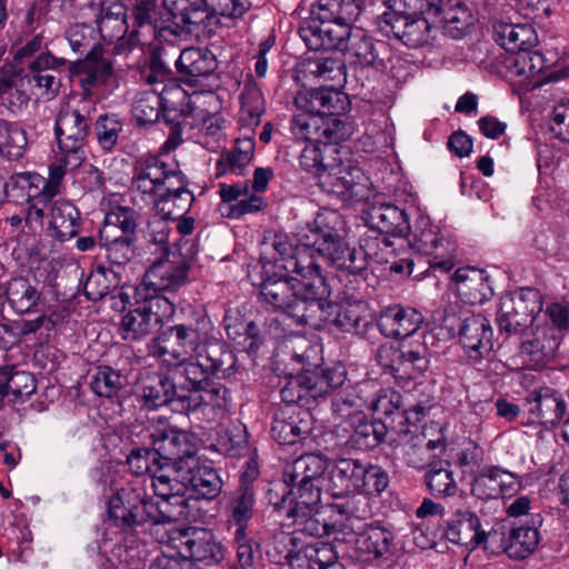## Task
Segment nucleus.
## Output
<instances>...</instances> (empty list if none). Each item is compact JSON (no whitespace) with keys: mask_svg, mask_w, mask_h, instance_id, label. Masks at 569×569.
<instances>
[{"mask_svg":"<svg viewBox=\"0 0 569 569\" xmlns=\"http://www.w3.org/2000/svg\"><path fill=\"white\" fill-rule=\"evenodd\" d=\"M297 237L296 252L286 258L283 271L299 276L303 291L311 297L320 299L329 295L318 258L350 274H360L367 269L368 253L361 247L349 246L346 221L337 210L321 209Z\"/></svg>","mask_w":569,"mask_h":569,"instance_id":"nucleus-1","label":"nucleus"},{"mask_svg":"<svg viewBox=\"0 0 569 569\" xmlns=\"http://www.w3.org/2000/svg\"><path fill=\"white\" fill-rule=\"evenodd\" d=\"M90 112L86 103L71 108H61L56 119L58 149L50 166L51 182L48 187L52 194L57 186L70 170L80 167L86 158L84 146L90 131Z\"/></svg>","mask_w":569,"mask_h":569,"instance_id":"nucleus-2","label":"nucleus"},{"mask_svg":"<svg viewBox=\"0 0 569 569\" xmlns=\"http://www.w3.org/2000/svg\"><path fill=\"white\" fill-rule=\"evenodd\" d=\"M263 280L260 286V301L272 310L286 312L295 319L298 325L313 322L317 312L320 313L317 298L305 292L297 278L284 274L269 276L262 273Z\"/></svg>","mask_w":569,"mask_h":569,"instance_id":"nucleus-3","label":"nucleus"},{"mask_svg":"<svg viewBox=\"0 0 569 569\" xmlns=\"http://www.w3.org/2000/svg\"><path fill=\"white\" fill-rule=\"evenodd\" d=\"M51 182V172L38 196L28 208L26 222L34 231L42 229L47 221L49 234L59 240L67 241L78 233L80 213L78 209L67 200H54L61 189V182L57 186V192L50 193L48 187Z\"/></svg>","mask_w":569,"mask_h":569,"instance_id":"nucleus-4","label":"nucleus"},{"mask_svg":"<svg viewBox=\"0 0 569 569\" xmlns=\"http://www.w3.org/2000/svg\"><path fill=\"white\" fill-rule=\"evenodd\" d=\"M207 353H200L182 361H172V381L180 393H192L209 386L210 376L227 377L234 366V356L221 342L208 347Z\"/></svg>","mask_w":569,"mask_h":569,"instance_id":"nucleus-5","label":"nucleus"},{"mask_svg":"<svg viewBox=\"0 0 569 569\" xmlns=\"http://www.w3.org/2000/svg\"><path fill=\"white\" fill-rule=\"evenodd\" d=\"M210 329L211 322L207 317H201L196 323L176 325L169 329L170 337L166 333L151 341L149 352L167 363L207 353L208 347L217 342L210 340Z\"/></svg>","mask_w":569,"mask_h":569,"instance_id":"nucleus-6","label":"nucleus"},{"mask_svg":"<svg viewBox=\"0 0 569 569\" xmlns=\"http://www.w3.org/2000/svg\"><path fill=\"white\" fill-rule=\"evenodd\" d=\"M197 253L198 249L192 240H180L176 243V250L169 251L166 258L151 264L137 288H144V295L179 290L189 281L190 262Z\"/></svg>","mask_w":569,"mask_h":569,"instance_id":"nucleus-7","label":"nucleus"},{"mask_svg":"<svg viewBox=\"0 0 569 569\" xmlns=\"http://www.w3.org/2000/svg\"><path fill=\"white\" fill-rule=\"evenodd\" d=\"M136 307L124 313L120 333L124 340H141L156 332L176 311L174 303L162 295H144L134 288Z\"/></svg>","mask_w":569,"mask_h":569,"instance_id":"nucleus-8","label":"nucleus"},{"mask_svg":"<svg viewBox=\"0 0 569 569\" xmlns=\"http://www.w3.org/2000/svg\"><path fill=\"white\" fill-rule=\"evenodd\" d=\"M327 468L328 461L325 457L315 453L303 455L286 467L283 479L278 482L286 483L291 497L300 499V503L319 505L328 483L325 477Z\"/></svg>","mask_w":569,"mask_h":569,"instance_id":"nucleus-9","label":"nucleus"},{"mask_svg":"<svg viewBox=\"0 0 569 569\" xmlns=\"http://www.w3.org/2000/svg\"><path fill=\"white\" fill-rule=\"evenodd\" d=\"M108 515L116 526L132 529L144 523L159 525L158 505L141 487L122 488L108 503Z\"/></svg>","mask_w":569,"mask_h":569,"instance_id":"nucleus-10","label":"nucleus"},{"mask_svg":"<svg viewBox=\"0 0 569 569\" xmlns=\"http://www.w3.org/2000/svg\"><path fill=\"white\" fill-rule=\"evenodd\" d=\"M269 502L284 517L292 519L296 530L300 533L320 538L328 535L329 527L318 510L319 505L300 503L293 499L291 491L283 482H272L268 489Z\"/></svg>","mask_w":569,"mask_h":569,"instance_id":"nucleus-11","label":"nucleus"},{"mask_svg":"<svg viewBox=\"0 0 569 569\" xmlns=\"http://www.w3.org/2000/svg\"><path fill=\"white\" fill-rule=\"evenodd\" d=\"M200 98L214 99L211 92L204 96L194 94L187 97L186 91L179 86H164L160 92L156 89L144 90L136 96L131 113L138 124L154 123L163 111L164 113L179 110V104L188 99V106L197 108Z\"/></svg>","mask_w":569,"mask_h":569,"instance_id":"nucleus-12","label":"nucleus"},{"mask_svg":"<svg viewBox=\"0 0 569 569\" xmlns=\"http://www.w3.org/2000/svg\"><path fill=\"white\" fill-rule=\"evenodd\" d=\"M152 488L159 501L160 523L191 521L197 518L196 501L184 497L186 486L176 476L159 473L154 476Z\"/></svg>","mask_w":569,"mask_h":569,"instance_id":"nucleus-13","label":"nucleus"},{"mask_svg":"<svg viewBox=\"0 0 569 569\" xmlns=\"http://www.w3.org/2000/svg\"><path fill=\"white\" fill-rule=\"evenodd\" d=\"M320 189L347 202L366 198L367 178L358 167L345 164L335 158L318 173Z\"/></svg>","mask_w":569,"mask_h":569,"instance_id":"nucleus-14","label":"nucleus"},{"mask_svg":"<svg viewBox=\"0 0 569 569\" xmlns=\"http://www.w3.org/2000/svg\"><path fill=\"white\" fill-rule=\"evenodd\" d=\"M542 303L537 290L522 288L506 293L500 299L497 323L500 330L517 333L529 326L535 316L541 311Z\"/></svg>","mask_w":569,"mask_h":569,"instance_id":"nucleus-15","label":"nucleus"},{"mask_svg":"<svg viewBox=\"0 0 569 569\" xmlns=\"http://www.w3.org/2000/svg\"><path fill=\"white\" fill-rule=\"evenodd\" d=\"M377 361L390 369L397 378L415 379L429 366L428 348L422 343H407L396 347L382 345L376 353Z\"/></svg>","mask_w":569,"mask_h":569,"instance_id":"nucleus-16","label":"nucleus"},{"mask_svg":"<svg viewBox=\"0 0 569 569\" xmlns=\"http://www.w3.org/2000/svg\"><path fill=\"white\" fill-rule=\"evenodd\" d=\"M408 243L418 252L432 257L431 268L446 272L453 268L455 246L441 234L439 227L429 218L419 217L416 220Z\"/></svg>","mask_w":569,"mask_h":569,"instance_id":"nucleus-17","label":"nucleus"},{"mask_svg":"<svg viewBox=\"0 0 569 569\" xmlns=\"http://www.w3.org/2000/svg\"><path fill=\"white\" fill-rule=\"evenodd\" d=\"M181 171L157 157L141 159L134 167L132 187L152 203L166 188H179Z\"/></svg>","mask_w":569,"mask_h":569,"instance_id":"nucleus-18","label":"nucleus"},{"mask_svg":"<svg viewBox=\"0 0 569 569\" xmlns=\"http://www.w3.org/2000/svg\"><path fill=\"white\" fill-rule=\"evenodd\" d=\"M152 446L164 469L160 473L174 476L186 466V460L196 459V445L191 436L181 430L167 428L152 435Z\"/></svg>","mask_w":569,"mask_h":569,"instance_id":"nucleus-19","label":"nucleus"},{"mask_svg":"<svg viewBox=\"0 0 569 569\" xmlns=\"http://www.w3.org/2000/svg\"><path fill=\"white\" fill-rule=\"evenodd\" d=\"M320 313H316V320L308 322L315 329L321 328L326 323H332L341 331L359 335L363 333L368 326L367 308L361 301L333 303L325 298L317 299Z\"/></svg>","mask_w":569,"mask_h":569,"instance_id":"nucleus-20","label":"nucleus"},{"mask_svg":"<svg viewBox=\"0 0 569 569\" xmlns=\"http://www.w3.org/2000/svg\"><path fill=\"white\" fill-rule=\"evenodd\" d=\"M459 341L471 361L487 358L493 348V331L489 320L481 315L466 316L459 329Z\"/></svg>","mask_w":569,"mask_h":569,"instance_id":"nucleus-21","label":"nucleus"},{"mask_svg":"<svg viewBox=\"0 0 569 569\" xmlns=\"http://www.w3.org/2000/svg\"><path fill=\"white\" fill-rule=\"evenodd\" d=\"M72 72L80 77L79 81L86 92L94 87L116 86V71L110 59L103 56L100 46H94L83 60L73 63Z\"/></svg>","mask_w":569,"mask_h":569,"instance_id":"nucleus-22","label":"nucleus"},{"mask_svg":"<svg viewBox=\"0 0 569 569\" xmlns=\"http://www.w3.org/2000/svg\"><path fill=\"white\" fill-rule=\"evenodd\" d=\"M445 537L469 551L485 547L487 532L481 529L478 516L469 509H458L446 521Z\"/></svg>","mask_w":569,"mask_h":569,"instance_id":"nucleus-23","label":"nucleus"},{"mask_svg":"<svg viewBox=\"0 0 569 569\" xmlns=\"http://www.w3.org/2000/svg\"><path fill=\"white\" fill-rule=\"evenodd\" d=\"M197 498L214 499L222 489V481L208 463L200 462L197 458L186 460V466L174 475Z\"/></svg>","mask_w":569,"mask_h":569,"instance_id":"nucleus-24","label":"nucleus"},{"mask_svg":"<svg viewBox=\"0 0 569 569\" xmlns=\"http://www.w3.org/2000/svg\"><path fill=\"white\" fill-rule=\"evenodd\" d=\"M180 551L196 566L211 567L224 559L226 550L216 536L206 529L194 530L180 543Z\"/></svg>","mask_w":569,"mask_h":569,"instance_id":"nucleus-25","label":"nucleus"},{"mask_svg":"<svg viewBox=\"0 0 569 569\" xmlns=\"http://www.w3.org/2000/svg\"><path fill=\"white\" fill-rule=\"evenodd\" d=\"M438 16L397 17L382 14L381 22L390 28L393 36L406 46L418 48L429 42Z\"/></svg>","mask_w":569,"mask_h":569,"instance_id":"nucleus-26","label":"nucleus"},{"mask_svg":"<svg viewBox=\"0 0 569 569\" xmlns=\"http://www.w3.org/2000/svg\"><path fill=\"white\" fill-rule=\"evenodd\" d=\"M525 407L535 420L547 428H552L562 419L567 405L557 390L540 387L526 397Z\"/></svg>","mask_w":569,"mask_h":569,"instance_id":"nucleus-27","label":"nucleus"},{"mask_svg":"<svg viewBox=\"0 0 569 569\" xmlns=\"http://www.w3.org/2000/svg\"><path fill=\"white\" fill-rule=\"evenodd\" d=\"M180 402L186 403L183 408L188 411L201 410L206 417L214 419L227 409L230 393L223 385L210 381L192 393H182Z\"/></svg>","mask_w":569,"mask_h":569,"instance_id":"nucleus-28","label":"nucleus"},{"mask_svg":"<svg viewBox=\"0 0 569 569\" xmlns=\"http://www.w3.org/2000/svg\"><path fill=\"white\" fill-rule=\"evenodd\" d=\"M114 10L102 9L98 20V30L104 41H117L114 51L119 54L132 50L139 42V31L132 30L129 37H126L128 29L124 20L123 8L114 6Z\"/></svg>","mask_w":569,"mask_h":569,"instance_id":"nucleus-29","label":"nucleus"},{"mask_svg":"<svg viewBox=\"0 0 569 569\" xmlns=\"http://www.w3.org/2000/svg\"><path fill=\"white\" fill-rule=\"evenodd\" d=\"M365 462L359 459L341 458L329 471L326 492L333 498H346L357 493L361 476L365 473Z\"/></svg>","mask_w":569,"mask_h":569,"instance_id":"nucleus-30","label":"nucleus"},{"mask_svg":"<svg viewBox=\"0 0 569 569\" xmlns=\"http://www.w3.org/2000/svg\"><path fill=\"white\" fill-rule=\"evenodd\" d=\"M422 322L423 317L416 309L395 305L381 311L378 327L386 337L398 339L413 335Z\"/></svg>","mask_w":569,"mask_h":569,"instance_id":"nucleus-31","label":"nucleus"},{"mask_svg":"<svg viewBox=\"0 0 569 569\" xmlns=\"http://www.w3.org/2000/svg\"><path fill=\"white\" fill-rule=\"evenodd\" d=\"M309 412L298 407L286 406L274 415L271 435L281 445H293L308 435Z\"/></svg>","mask_w":569,"mask_h":569,"instance_id":"nucleus-32","label":"nucleus"},{"mask_svg":"<svg viewBox=\"0 0 569 569\" xmlns=\"http://www.w3.org/2000/svg\"><path fill=\"white\" fill-rule=\"evenodd\" d=\"M352 22H320L316 29H302L301 37L312 50H339L347 47L352 32Z\"/></svg>","mask_w":569,"mask_h":569,"instance_id":"nucleus-33","label":"nucleus"},{"mask_svg":"<svg viewBox=\"0 0 569 569\" xmlns=\"http://www.w3.org/2000/svg\"><path fill=\"white\" fill-rule=\"evenodd\" d=\"M138 395L148 409H156L174 400L180 402V396H182L172 379L158 372L141 377Z\"/></svg>","mask_w":569,"mask_h":569,"instance_id":"nucleus-34","label":"nucleus"},{"mask_svg":"<svg viewBox=\"0 0 569 569\" xmlns=\"http://www.w3.org/2000/svg\"><path fill=\"white\" fill-rule=\"evenodd\" d=\"M296 106L316 114L340 116L347 108V97L331 88H320L306 93H299L295 99Z\"/></svg>","mask_w":569,"mask_h":569,"instance_id":"nucleus-35","label":"nucleus"},{"mask_svg":"<svg viewBox=\"0 0 569 569\" xmlns=\"http://www.w3.org/2000/svg\"><path fill=\"white\" fill-rule=\"evenodd\" d=\"M495 41L509 52L533 49L538 43L535 28L529 23L497 21L493 24Z\"/></svg>","mask_w":569,"mask_h":569,"instance_id":"nucleus-36","label":"nucleus"},{"mask_svg":"<svg viewBox=\"0 0 569 569\" xmlns=\"http://www.w3.org/2000/svg\"><path fill=\"white\" fill-rule=\"evenodd\" d=\"M367 224L381 234L402 237L410 229L407 213L393 204L371 206L366 213Z\"/></svg>","mask_w":569,"mask_h":569,"instance_id":"nucleus-37","label":"nucleus"},{"mask_svg":"<svg viewBox=\"0 0 569 569\" xmlns=\"http://www.w3.org/2000/svg\"><path fill=\"white\" fill-rule=\"evenodd\" d=\"M392 541L393 535L389 530L370 525L356 536L355 553L361 561H371L386 555Z\"/></svg>","mask_w":569,"mask_h":569,"instance_id":"nucleus-38","label":"nucleus"},{"mask_svg":"<svg viewBox=\"0 0 569 569\" xmlns=\"http://www.w3.org/2000/svg\"><path fill=\"white\" fill-rule=\"evenodd\" d=\"M458 293L468 302L482 303L492 296L488 274L480 269L459 268L453 274Z\"/></svg>","mask_w":569,"mask_h":569,"instance_id":"nucleus-39","label":"nucleus"},{"mask_svg":"<svg viewBox=\"0 0 569 569\" xmlns=\"http://www.w3.org/2000/svg\"><path fill=\"white\" fill-rule=\"evenodd\" d=\"M179 188H166L152 202L159 216L176 220L181 218L191 207L193 194L187 189L183 174L179 177Z\"/></svg>","mask_w":569,"mask_h":569,"instance_id":"nucleus-40","label":"nucleus"},{"mask_svg":"<svg viewBox=\"0 0 569 569\" xmlns=\"http://www.w3.org/2000/svg\"><path fill=\"white\" fill-rule=\"evenodd\" d=\"M254 157V140L252 134H244L236 140L232 150L221 154L218 163V176L227 172L242 176Z\"/></svg>","mask_w":569,"mask_h":569,"instance_id":"nucleus-41","label":"nucleus"},{"mask_svg":"<svg viewBox=\"0 0 569 569\" xmlns=\"http://www.w3.org/2000/svg\"><path fill=\"white\" fill-rule=\"evenodd\" d=\"M385 48L383 42H376L362 30H353L352 36L343 50L346 59L361 68L372 67L379 59L380 49Z\"/></svg>","mask_w":569,"mask_h":569,"instance_id":"nucleus-42","label":"nucleus"},{"mask_svg":"<svg viewBox=\"0 0 569 569\" xmlns=\"http://www.w3.org/2000/svg\"><path fill=\"white\" fill-rule=\"evenodd\" d=\"M179 73L192 78L207 77L217 68L216 56L208 48L190 47L176 61Z\"/></svg>","mask_w":569,"mask_h":569,"instance_id":"nucleus-43","label":"nucleus"},{"mask_svg":"<svg viewBox=\"0 0 569 569\" xmlns=\"http://www.w3.org/2000/svg\"><path fill=\"white\" fill-rule=\"evenodd\" d=\"M360 11L358 0H317L312 9L320 22H353Z\"/></svg>","mask_w":569,"mask_h":569,"instance_id":"nucleus-44","label":"nucleus"},{"mask_svg":"<svg viewBox=\"0 0 569 569\" xmlns=\"http://www.w3.org/2000/svg\"><path fill=\"white\" fill-rule=\"evenodd\" d=\"M559 345L560 338L556 330H542L521 343V353L533 365L543 366L556 356Z\"/></svg>","mask_w":569,"mask_h":569,"instance_id":"nucleus-45","label":"nucleus"},{"mask_svg":"<svg viewBox=\"0 0 569 569\" xmlns=\"http://www.w3.org/2000/svg\"><path fill=\"white\" fill-rule=\"evenodd\" d=\"M296 252V244L283 233H277L270 242H264L261 250V261L263 262L264 273H270V269L284 270L286 258Z\"/></svg>","mask_w":569,"mask_h":569,"instance_id":"nucleus-46","label":"nucleus"},{"mask_svg":"<svg viewBox=\"0 0 569 569\" xmlns=\"http://www.w3.org/2000/svg\"><path fill=\"white\" fill-rule=\"evenodd\" d=\"M34 390L36 380L31 373L9 366L0 368V393L17 400L32 395Z\"/></svg>","mask_w":569,"mask_h":569,"instance_id":"nucleus-47","label":"nucleus"},{"mask_svg":"<svg viewBox=\"0 0 569 569\" xmlns=\"http://www.w3.org/2000/svg\"><path fill=\"white\" fill-rule=\"evenodd\" d=\"M7 300L17 313H27L33 310L40 300V292L26 278H16L8 284Z\"/></svg>","mask_w":569,"mask_h":569,"instance_id":"nucleus-48","label":"nucleus"},{"mask_svg":"<svg viewBox=\"0 0 569 569\" xmlns=\"http://www.w3.org/2000/svg\"><path fill=\"white\" fill-rule=\"evenodd\" d=\"M240 103L239 121L243 128L253 131V128L260 124L264 111L261 90L256 84H246L240 96Z\"/></svg>","mask_w":569,"mask_h":569,"instance_id":"nucleus-49","label":"nucleus"},{"mask_svg":"<svg viewBox=\"0 0 569 569\" xmlns=\"http://www.w3.org/2000/svg\"><path fill=\"white\" fill-rule=\"evenodd\" d=\"M134 237L126 236V233L114 234L112 229H100L99 242L106 250L107 258L116 264L128 262L133 254Z\"/></svg>","mask_w":569,"mask_h":569,"instance_id":"nucleus-50","label":"nucleus"},{"mask_svg":"<svg viewBox=\"0 0 569 569\" xmlns=\"http://www.w3.org/2000/svg\"><path fill=\"white\" fill-rule=\"evenodd\" d=\"M353 423H357L350 436V441L358 449H372L377 447L383 436L386 427L380 421L367 420L363 415L353 416Z\"/></svg>","mask_w":569,"mask_h":569,"instance_id":"nucleus-51","label":"nucleus"},{"mask_svg":"<svg viewBox=\"0 0 569 569\" xmlns=\"http://www.w3.org/2000/svg\"><path fill=\"white\" fill-rule=\"evenodd\" d=\"M539 540L537 528L519 526L511 530L506 551L510 558L526 559L537 549Z\"/></svg>","mask_w":569,"mask_h":569,"instance_id":"nucleus-52","label":"nucleus"},{"mask_svg":"<svg viewBox=\"0 0 569 569\" xmlns=\"http://www.w3.org/2000/svg\"><path fill=\"white\" fill-rule=\"evenodd\" d=\"M127 382V377L119 370L109 366H100L92 377L90 387L97 396L112 398L118 396Z\"/></svg>","mask_w":569,"mask_h":569,"instance_id":"nucleus-53","label":"nucleus"},{"mask_svg":"<svg viewBox=\"0 0 569 569\" xmlns=\"http://www.w3.org/2000/svg\"><path fill=\"white\" fill-rule=\"evenodd\" d=\"M26 147L24 130L13 122L0 119V154L16 160L23 154Z\"/></svg>","mask_w":569,"mask_h":569,"instance_id":"nucleus-54","label":"nucleus"},{"mask_svg":"<svg viewBox=\"0 0 569 569\" xmlns=\"http://www.w3.org/2000/svg\"><path fill=\"white\" fill-rule=\"evenodd\" d=\"M281 399L287 406L298 408L308 406L313 399V386L309 372L291 377L280 390Z\"/></svg>","mask_w":569,"mask_h":569,"instance_id":"nucleus-55","label":"nucleus"},{"mask_svg":"<svg viewBox=\"0 0 569 569\" xmlns=\"http://www.w3.org/2000/svg\"><path fill=\"white\" fill-rule=\"evenodd\" d=\"M173 18L189 26H200L208 18L207 0H164Z\"/></svg>","mask_w":569,"mask_h":569,"instance_id":"nucleus-56","label":"nucleus"},{"mask_svg":"<svg viewBox=\"0 0 569 569\" xmlns=\"http://www.w3.org/2000/svg\"><path fill=\"white\" fill-rule=\"evenodd\" d=\"M254 496L248 488L234 491L228 498L226 515L229 523H248L253 515Z\"/></svg>","mask_w":569,"mask_h":569,"instance_id":"nucleus-57","label":"nucleus"},{"mask_svg":"<svg viewBox=\"0 0 569 569\" xmlns=\"http://www.w3.org/2000/svg\"><path fill=\"white\" fill-rule=\"evenodd\" d=\"M389 12L397 17H423L439 16L441 11L440 0H388Z\"/></svg>","mask_w":569,"mask_h":569,"instance_id":"nucleus-58","label":"nucleus"},{"mask_svg":"<svg viewBox=\"0 0 569 569\" xmlns=\"http://www.w3.org/2000/svg\"><path fill=\"white\" fill-rule=\"evenodd\" d=\"M127 463L130 471L137 476L150 473L151 483L154 476L159 475L161 469H164L153 447L152 449L141 448L133 450L128 456Z\"/></svg>","mask_w":569,"mask_h":569,"instance_id":"nucleus-59","label":"nucleus"},{"mask_svg":"<svg viewBox=\"0 0 569 569\" xmlns=\"http://www.w3.org/2000/svg\"><path fill=\"white\" fill-rule=\"evenodd\" d=\"M335 152H337L336 147H323L319 143L309 144L301 152L300 166L303 170L313 172L318 179V173L331 162Z\"/></svg>","mask_w":569,"mask_h":569,"instance_id":"nucleus-60","label":"nucleus"},{"mask_svg":"<svg viewBox=\"0 0 569 569\" xmlns=\"http://www.w3.org/2000/svg\"><path fill=\"white\" fill-rule=\"evenodd\" d=\"M351 134V128L339 116H321L319 124V144L333 147Z\"/></svg>","mask_w":569,"mask_h":569,"instance_id":"nucleus-61","label":"nucleus"},{"mask_svg":"<svg viewBox=\"0 0 569 569\" xmlns=\"http://www.w3.org/2000/svg\"><path fill=\"white\" fill-rule=\"evenodd\" d=\"M112 229V233L134 237L137 228L136 212L127 207H117L112 209L104 219L100 229Z\"/></svg>","mask_w":569,"mask_h":569,"instance_id":"nucleus-62","label":"nucleus"},{"mask_svg":"<svg viewBox=\"0 0 569 569\" xmlns=\"http://www.w3.org/2000/svg\"><path fill=\"white\" fill-rule=\"evenodd\" d=\"M309 72L323 82L340 86L345 80V66L336 58L326 57L309 63Z\"/></svg>","mask_w":569,"mask_h":569,"instance_id":"nucleus-63","label":"nucleus"},{"mask_svg":"<svg viewBox=\"0 0 569 569\" xmlns=\"http://www.w3.org/2000/svg\"><path fill=\"white\" fill-rule=\"evenodd\" d=\"M94 130L99 146L110 151L118 142L122 123L116 114H103L98 118Z\"/></svg>","mask_w":569,"mask_h":569,"instance_id":"nucleus-64","label":"nucleus"}]
</instances>
